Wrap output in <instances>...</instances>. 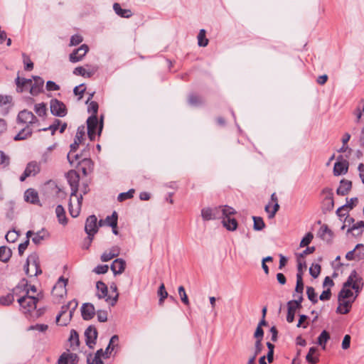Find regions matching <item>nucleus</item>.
Returning a JSON list of instances; mask_svg holds the SVG:
<instances>
[{
    "label": "nucleus",
    "mask_w": 364,
    "mask_h": 364,
    "mask_svg": "<svg viewBox=\"0 0 364 364\" xmlns=\"http://www.w3.org/2000/svg\"><path fill=\"white\" fill-rule=\"evenodd\" d=\"M24 200L26 202L33 204V205H39L40 200L38 197V192L33 188H28L24 193Z\"/></svg>",
    "instance_id": "nucleus-18"
},
{
    "label": "nucleus",
    "mask_w": 364,
    "mask_h": 364,
    "mask_svg": "<svg viewBox=\"0 0 364 364\" xmlns=\"http://www.w3.org/2000/svg\"><path fill=\"white\" fill-rule=\"evenodd\" d=\"M12 255V251L10 248L6 246L0 247V261L6 262Z\"/></svg>",
    "instance_id": "nucleus-35"
},
{
    "label": "nucleus",
    "mask_w": 364,
    "mask_h": 364,
    "mask_svg": "<svg viewBox=\"0 0 364 364\" xmlns=\"http://www.w3.org/2000/svg\"><path fill=\"white\" fill-rule=\"evenodd\" d=\"M35 112L39 117H43L46 114V107L44 103L36 104L35 105Z\"/></svg>",
    "instance_id": "nucleus-59"
},
{
    "label": "nucleus",
    "mask_w": 364,
    "mask_h": 364,
    "mask_svg": "<svg viewBox=\"0 0 364 364\" xmlns=\"http://www.w3.org/2000/svg\"><path fill=\"white\" fill-rule=\"evenodd\" d=\"M321 193L324 196L323 201V210L326 211L332 210L334 207L333 190L329 188H325L322 190Z\"/></svg>",
    "instance_id": "nucleus-7"
},
{
    "label": "nucleus",
    "mask_w": 364,
    "mask_h": 364,
    "mask_svg": "<svg viewBox=\"0 0 364 364\" xmlns=\"http://www.w3.org/2000/svg\"><path fill=\"white\" fill-rule=\"evenodd\" d=\"M287 321L289 323H292L294 320L295 312L299 308H296L294 304H287Z\"/></svg>",
    "instance_id": "nucleus-45"
},
{
    "label": "nucleus",
    "mask_w": 364,
    "mask_h": 364,
    "mask_svg": "<svg viewBox=\"0 0 364 364\" xmlns=\"http://www.w3.org/2000/svg\"><path fill=\"white\" fill-rule=\"evenodd\" d=\"M214 220L223 218L224 216L232 215L235 213V210L228 205L215 207L212 208Z\"/></svg>",
    "instance_id": "nucleus-10"
},
{
    "label": "nucleus",
    "mask_w": 364,
    "mask_h": 364,
    "mask_svg": "<svg viewBox=\"0 0 364 364\" xmlns=\"http://www.w3.org/2000/svg\"><path fill=\"white\" fill-rule=\"evenodd\" d=\"M363 228L364 221H359L349 228L347 230V233L350 232L353 236H359L362 234Z\"/></svg>",
    "instance_id": "nucleus-31"
},
{
    "label": "nucleus",
    "mask_w": 364,
    "mask_h": 364,
    "mask_svg": "<svg viewBox=\"0 0 364 364\" xmlns=\"http://www.w3.org/2000/svg\"><path fill=\"white\" fill-rule=\"evenodd\" d=\"M89 47L86 44L81 45L78 48L75 49L69 55V60L72 63H77L82 60L87 53Z\"/></svg>",
    "instance_id": "nucleus-8"
},
{
    "label": "nucleus",
    "mask_w": 364,
    "mask_h": 364,
    "mask_svg": "<svg viewBox=\"0 0 364 364\" xmlns=\"http://www.w3.org/2000/svg\"><path fill=\"white\" fill-rule=\"evenodd\" d=\"M87 135L91 141H93L96 135V129L98 126L97 115H92L87 119Z\"/></svg>",
    "instance_id": "nucleus-13"
},
{
    "label": "nucleus",
    "mask_w": 364,
    "mask_h": 364,
    "mask_svg": "<svg viewBox=\"0 0 364 364\" xmlns=\"http://www.w3.org/2000/svg\"><path fill=\"white\" fill-rule=\"evenodd\" d=\"M16 90L18 92H22L26 90L32 84L31 79H26L24 77H20L18 76L16 80Z\"/></svg>",
    "instance_id": "nucleus-23"
},
{
    "label": "nucleus",
    "mask_w": 364,
    "mask_h": 364,
    "mask_svg": "<svg viewBox=\"0 0 364 364\" xmlns=\"http://www.w3.org/2000/svg\"><path fill=\"white\" fill-rule=\"evenodd\" d=\"M314 238V235L311 232H308L301 240L300 242V247H304L308 246L311 243Z\"/></svg>",
    "instance_id": "nucleus-62"
},
{
    "label": "nucleus",
    "mask_w": 364,
    "mask_h": 364,
    "mask_svg": "<svg viewBox=\"0 0 364 364\" xmlns=\"http://www.w3.org/2000/svg\"><path fill=\"white\" fill-rule=\"evenodd\" d=\"M158 295L159 296V305H162L165 299H166L168 296L167 291L165 289V286L164 284H161L158 290Z\"/></svg>",
    "instance_id": "nucleus-48"
},
{
    "label": "nucleus",
    "mask_w": 364,
    "mask_h": 364,
    "mask_svg": "<svg viewBox=\"0 0 364 364\" xmlns=\"http://www.w3.org/2000/svg\"><path fill=\"white\" fill-rule=\"evenodd\" d=\"M355 114L357 117V120L360 119L361 117L364 114V100H362L358 105Z\"/></svg>",
    "instance_id": "nucleus-64"
},
{
    "label": "nucleus",
    "mask_w": 364,
    "mask_h": 364,
    "mask_svg": "<svg viewBox=\"0 0 364 364\" xmlns=\"http://www.w3.org/2000/svg\"><path fill=\"white\" fill-rule=\"evenodd\" d=\"M125 267V261L123 259L119 258L112 262L110 268L114 274L116 275L122 274L124 271Z\"/></svg>",
    "instance_id": "nucleus-22"
},
{
    "label": "nucleus",
    "mask_w": 364,
    "mask_h": 364,
    "mask_svg": "<svg viewBox=\"0 0 364 364\" xmlns=\"http://www.w3.org/2000/svg\"><path fill=\"white\" fill-rule=\"evenodd\" d=\"M26 274L29 276H38L42 273L40 267L39 257L36 252H33L28 255L26 263L24 266Z\"/></svg>",
    "instance_id": "nucleus-2"
},
{
    "label": "nucleus",
    "mask_w": 364,
    "mask_h": 364,
    "mask_svg": "<svg viewBox=\"0 0 364 364\" xmlns=\"http://www.w3.org/2000/svg\"><path fill=\"white\" fill-rule=\"evenodd\" d=\"M117 213L114 211L112 215H108L105 220V224L108 226L112 227V228H117Z\"/></svg>",
    "instance_id": "nucleus-40"
},
{
    "label": "nucleus",
    "mask_w": 364,
    "mask_h": 364,
    "mask_svg": "<svg viewBox=\"0 0 364 364\" xmlns=\"http://www.w3.org/2000/svg\"><path fill=\"white\" fill-rule=\"evenodd\" d=\"M55 213L58 218V222L60 224L65 225L68 223V220L65 215V211L64 208L61 205H57L55 208Z\"/></svg>",
    "instance_id": "nucleus-34"
},
{
    "label": "nucleus",
    "mask_w": 364,
    "mask_h": 364,
    "mask_svg": "<svg viewBox=\"0 0 364 364\" xmlns=\"http://www.w3.org/2000/svg\"><path fill=\"white\" fill-rule=\"evenodd\" d=\"M45 237L46 231L44 230H42L34 234V236L32 238V241L37 245L41 243V242L45 239Z\"/></svg>",
    "instance_id": "nucleus-58"
},
{
    "label": "nucleus",
    "mask_w": 364,
    "mask_h": 364,
    "mask_svg": "<svg viewBox=\"0 0 364 364\" xmlns=\"http://www.w3.org/2000/svg\"><path fill=\"white\" fill-rule=\"evenodd\" d=\"M82 199V195H80V196L77 197V204L75 207L73 205L71 198L70 199L68 203V209L69 213L73 218H76L79 215L81 209Z\"/></svg>",
    "instance_id": "nucleus-21"
},
{
    "label": "nucleus",
    "mask_w": 364,
    "mask_h": 364,
    "mask_svg": "<svg viewBox=\"0 0 364 364\" xmlns=\"http://www.w3.org/2000/svg\"><path fill=\"white\" fill-rule=\"evenodd\" d=\"M32 134V129L26 126L22 129L14 138L15 141L24 140L31 136Z\"/></svg>",
    "instance_id": "nucleus-33"
},
{
    "label": "nucleus",
    "mask_w": 364,
    "mask_h": 364,
    "mask_svg": "<svg viewBox=\"0 0 364 364\" xmlns=\"http://www.w3.org/2000/svg\"><path fill=\"white\" fill-rule=\"evenodd\" d=\"M119 247L117 246H114L112 248H110L109 250L105 251L103 252V254L101 255V260L102 262H108L113 259L115 257H117L119 254Z\"/></svg>",
    "instance_id": "nucleus-24"
},
{
    "label": "nucleus",
    "mask_w": 364,
    "mask_h": 364,
    "mask_svg": "<svg viewBox=\"0 0 364 364\" xmlns=\"http://www.w3.org/2000/svg\"><path fill=\"white\" fill-rule=\"evenodd\" d=\"M348 161L343 159V156H338V161L335 163L333 167L334 176H341L346 173L348 169Z\"/></svg>",
    "instance_id": "nucleus-11"
},
{
    "label": "nucleus",
    "mask_w": 364,
    "mask_h": 364,
    "mask_svg": "<svg viewBox=\"0 0 364 364\" xmlns=\"http://www.w3.org/2000/svg\"><path fill=\"white\" fill-rule=\"evenodd\" d=\"M360 248H364V245L363 244L356 245V246L353 250L349 251L348 252L346 253V259L349 261L356 259L355 251L360 250Z\"/></svg>",
    "instance_id": "nucleus-51"
},
{
    "label": "nucleus",
    "mask_w": 364,
    "mask_h": 364,
    "mask_svg": "<svg viewBox=\"0 0 364 364\" xmlns=\"http://www.w3.org/2000/svg\"><path fill=\"white\" fill-rule=\"evenodd\" d=\"M134 189H130L127 192L121 193L119 194L117 199L119 201H123L127 199L132 198L134 196Z\"/></svg>",
    "instance_id": "nucleus-57"
},
{
    "label": "nucleus",
    "mask_w": 364,
    "mask_h": 364,
    "mask_svg": "<svg viewBox=\"0 0 364 364\" xmlns=\"http://www.w3.org/2000/svg\"><path fill=\"white\" fill-rule=\"evenodd\" d=\"M321 272V266L318 264H313L309 268V273L314 278H317Z\"/></svg>",
    "instance_id": "nucleus-60"
},
{
    "label": "nucleus",
    "mask_w": 364,
    "mask_h": 364,
    "mask_svg": "<svg viewBox=\"0 0 364 364\" xmlns=\"http://www.w3.org/2000/svg\"><path fill=\"white\" fill-rule=\"evenodd\" d=\"M82 317L84 320L92 319L95 314V309L92 304L85 303L81 307Z\"/></svg>",
    "instance_id": "nucleus-17"
},
{
    "label": "nucleus",
    "mask_w": 364,
    "mask_h": 364,
    "mask_svg": "<svg viewBox=\"0 0 364 364\" xmlns=\"http://www.w3.org/2000/svg\"><path fill=\"white\" fill-rule=\"evenodd\" d=\"M14 301V294L9 293L6 296L0 297V304L4 306H9Z\"/></svg>",
    "instance_id": "nucleus-53"
},
{
    "label": "nucleus",
    "mask_w": 364,
    "mask_h": 364,
    "mask_svg": "<svg viewBox=\"0 0 364 364\" xmlns=\"http://www.w3.org/2000/svg\"><path fill=\"white\" fill-rule=\"evenodd\" d=\"M363 228L364 221H359L349 228L347 230V233L350 232L353 236H359L362 234Z\"/></svg>",
    "instance_id": "nucleus-32"
},
{
    "label": "nucleus",
    "mask_w": 364,
    "mask_h": 364,
    "mask_svg": "<svg viewBox=\"0 0 364 364\" xmlns=\"http://www.w3.org/2000/svg\"><path fill=\"white\" fill-rule=\"evenodd\" d=\"M17 120L23 124H33L38 122L36 117L26 109L21 111L17 117Z\"/></svg>",
    "instance_id": "nucleus-14"
},
{
    "label": "nucleus",
    "mask_w": 364,
    "mask_h": 364,
    "mask_svg": "<svg viewBox=\"0 0 364 364\" xmlns=\"http://www.w3.org/2000/svg\"><path fill=\"white\" fill-rule=\"evenodd\" d=\"M26 283L27 284V281L25 279H23L21 281V284H19L15 288L13 289L11 294H14V296H18L19 298L20 296H22V295H21V294H23V295L25 294V290H23V284H25Z\"/></svg>",
    "instance_id": "nucleus-44"
},
{
    "label": "nucleus",
    "mask_w": 364,
    "mask_h": 364,
    "mask_svg": "<svg viewBox=\"0 0 364 364\" xmlns=\"http://www.w3.org/2000/svg\"><path fill=\"white\" fill-rule=\"evenodd\" d=\"M306 294L308 299L312 302V304H315L318 302L317 294L315 292V289L314 287H307Z\"/></svg>",
    "instance_id": "nucleus-46"
},
{
    "label": "nucleus",
    "mask_w": 364,
    "mask_h": 364,
    "mask_svg": "<svg viewBox=\"0 0 364 364\" xmlns=\"http://www.w3.org/2000/svg\"><path fill=\"white\" fill-rule=\"evenodd\" d=\"M198 44L200 47H205L208 44V39L205 37V30L200 29L198 35Z\"/></svg>",
    "instance_id": "nucleus-43"
},
{
    "label": "nucleus",
    "mask_w": 364,
    "mask_h": 364,
    "mask_svg": "<svg viewBox=\"0 0 364 364\" xmlns=\"http://www.w3.org/2000/svg\"><path fill=\"white\" fill-rule=\"evenodd\" d=\"M178 294L181 297L182 302L186 305H188L189 301H188L187 294L186 293L185 289L183 286H180L178 287Z\"/></svg>",
    "instance_id": "nucleus-63"
},
{
    "label": "nucleus",
    "mask_w": 364,
    "mask_h": 364,
    "mask_svg": "<svg viewBox=\"0 0 364 364\" xmlns=\"http://www.w3.org/2000/svg\"><path fill=\"white\" fill-rule=\"evenodd\" d=\"M330 339L329 333L323 330L318 337L317 343L322 347L323 350L326 349V343Z\"/></svg>",
    "instance_id": "nucleus-36"
},
{
    "label": "nucleus",
    "mask_w": 364,
    "mask_h": 364,
    "mask_svg": "<svg viewBox=\"0 0 364 364\" xmlns=\"http://www.w3.org/2000/svg\"><path fill=\"white\" fill-rule=\"evenodd\" d=\"M34 82L30 85V93L33 96H36L43 92L44 80L39 76H33Z\"/></svg>",
    "instance_id": "nucleus-16"
},
{
    "label": "nucleus",
    "mask_w": 364,
    "mask_h": 364,
    "mask_svg": "<svg viewBox=\"0 0 364 364\" xmlns=\"http://www.w3.org/2000/svg\"><path fill=\"white\" fill-rule=\"evenodd\" d=\"M66 177L71 188L70 197L77 196L80 182L79 173L75 170H70L68 172Z\"/></svg>",
    "instance_id": "nucleus-4"
},
{
    "label": "nucleus",
    "mask_w": 364,
    "mask_h": 364,
    "mask_svg": "<svg viewBox=\"0 0 364 364\" xmlns=\"http://www.w3.org/2000/svg\"><path fill=\"white\" fill-rule=\"evenodd\" d=\"M19 237V232L15 230H9L5 238L9 242H15L17 239Z\"/></svg>",
    "instance_id": "nucleus-49"
},
{
    "label": "nucleus",
    "mask_w": 364,
    "mask_h": 364,
    "mask_svg": "<svg viewBox=\"0 0 364 364\" xmlns=\"http://www.w3.org/2000/svg\"><path fill=\"white\" fill-rule=\"evenodd\" d=\"M77 306L78 301L76 299H73L68 302L69 314L67 316V317H65L62 319L60 326H65L69 323L73 316L75 311L77 308Z\"/></svg>",
    "instance_id": "nucleus-19"
},
{
    "label": "nucleus",
    "mask_w": 364,
    "mask_h": 364,
    "mask_svg": "<svg viewBox=\"0 0 364 364\" xmlns=\"http://www.w3.org/2000/svg\"><path fill=\"white\" fill-rule=\"evenodd\" d=\"M113 9L114 12L120 17L129 18L132 16V12L131 10L122 9L120 4L118 3L114 4Z\"/></svg>",
    "instance_id": "nucleus-30"
},
{
    "label": "nucleus",
    "mask_w": 364,
    "mask_h": 364,
    "mask_svg": "<svg viewBox=\"0 0 364 364\" xmlns=\"http://www.w3.org/2000/svg\"><path fill=\"white\" fill-rule=\"evenodd\" d=\"M118 341H119V337L117 335H114L113 336H112V338L109 341V343L108 346L106 348L105 351L104 352V357L105 358H109V355L111 353V351H109V350L110 349H111V350H114V343L117 342Z\"/></svg>",
    "instance_id": "nucleus-42"
},
{
    "label": "nucleus",
    "mask_w": 364,
    "mask_h": 364,
    "mask_svg": "<svg viewBox=\"0 0 364 364\" xmlns=\"http://www.w3.org/2000/svg\"><path fill=\"white\" fill-rule=\"evenodd\" d=\"M354 299H348V300H343L342 301H338L339 305L336 309V313L341 314H348L352 307V304L354 302Z\"/></svg>",
    "instance_id": "nucleus-25"
},
{
    "label": "nucleus",
    "mask_w": 364,
    "mask_h": 364,
    "mask_svg": "<svg viewBox=\"0 0 364 364\" xmlns=\"http://www.w3.org/2000/svg\"><path fill=\"white\" fill-rule=\"evenodd\" d=\"M68 304H66V305H63L62 307H61V309H60V313L57 315L56 316V319H55V321L58 324L60 325V323H61V321L63 318L65 317H67V316H65L66 313L68 311Z\"/></svg>",
    "instance_id": "nucleus-55"
},
{
    "label": "nucleus",
    "mask_w": 364,
    "mask_h": 364,
    "mask_svg": "<svg viewBox=\"0 0 364 364\" xmlns=\"http://www.w3.org/2000/svg\"><path fill=\"white\" fill-rule=\"evenodd\" d=\"M304 291V282L303 278L301 277V273L296 274V284L295 287V291L302 294Z\"/></svg>",
    "instance_id": "nucleus-54"
},
{
    "label": "nucleus",
    "mask_w": 364,
    "mask_h": 364,
    "mask_svg": "<svg viewBox=\"0 0 364 364\" xmlns=\"http://www.w3.org/2000/svg\"><path fill=\"white\" fill-rule=\"evenodd\" d=\"M318 349L316 347L309 348V353L306 356V360L309 364H316L318 362V356L314 357L313 355L317 352Z\"/></svg>",
    "instance_id": "nucleus-38"
},
{
    "label": "nucleus",
    "mask_w": 364,
    "mask_h": 364,
    "mask_svg": "<svg viewBox=\"0 0 364 364\" xmlns=\"http://www.w3.org/2000/svg\"><path fill=\"white\" fill-rule=\"evenodd\" d=\"M188 103L192 106H198L203 103V100L198 95L191 94L188 97Z\"/></svg>",
    "instance_id": "nucleus-52"
},
{
    "label": "nucleus",
    "mask_w": 364,
    "mask_h": 364,
    "mask_svg": "<svg viewBox=\"0 0 364 364\" xmlns=\"http://www.w3.org/2000/svg\"><path fill=\"white\" fill-rule=\"evenodd\" d=\"M355 277L354 273H350L348 276L347 280L343 283L342 289L338 293V301H342L343 300H348L353 296V292L350 288H351L350 285L352 278Z\"/></svg>",
    "instance_id": "nucleus-3"
},
{
    "label": "nucleus",
    "mask_w": 364,
    "mask_h": 364,
    "mask_svg": "<svg viewBox=\"0 0 364 364\" xmlns=\"http://www.w3.org/2000/svg\"><path fill=\"white\" fill-rule=\"evenodd\" d=\"M73 74L82 76L84 77H90L92 75L91 72H87L83 67L79 66L74 69Z\"/></svg>",
    "instance_id": "nucleus-47"
},
{
    "label": "nucleus",
    "mask_w": 364,
    "mask_h": 364,
    "mask_svg": "<svg viewBox=\"0 0 364 364\" xmlns=\"http://www.w3.org/2000/svg\"><path fill=\"white\" fill-rule=\"evenodd\" d=\"M68 279L60 277L53 288V293L57 296H63V294L66 293V284Z\"/></svg>",
    "instance_id": "nucleus-20"
},
{
    "label": "nucleus",
    "mask_w": 364,
    "mask_h": 364,
    "mask_svg": "<svg viewBox=\"0 0 364 364\" xmlns=\"http://www.w3.org/2000/svg\"><path fill=\"white\" fill-rule=\"evenodd\" d=\"M96 287L97 289V296L99 299H107L109 296L107 295L108 289L107 285L99 281L96 284Z\"/></svg>",
    "instance_id": "nucleus-29"
},
{
    "label": "nucleus",
    "mask_w": 364,
    "mask_h": 364,
    "mask_svg": "<svg viewBox=\"0 0 364 364\" xmlns=\"http://www.w3.org/2000/svg\"><path fill=\"white\" fill-rule=\"evenodd\" d=\"M68 341L73 350H76L80 346V339L77 332L75 329L70 331Z\"/></svg>",
    "instance_id": "nucleus-28"
},
{
    "label": "nucleus",
    "mask_w": 364,
    "mask_h": 364,
    "mask_svg": "<svg viewBox=\"0 0 364 364\" xmlns=\"http://www.w3.org/2000/svg\"><path fill=\"white\" fill-rule=\"evenodd\" d=\"M319 236L323 239L330 240L333 235L332 231L328 228V225H323L318 231Z\"/></svg>",
    "instance_id": "nucleus-37"
},
{
    "label": "nucleus",
    "mask_w": 364,
    "mask_h": 364,
    "mask_svg": "<svg viewBox=\"0 0 364 364\" xmlns=\"http://www.w3.org/2000/svg\"><path fill=\"white\" fill-rule=\"evenodd\" d=\"M110 289L115 293V295L113 297H111L110 296H109L108 297H107L106 299V301L109 304V305H110L111 306H114L117 300H118V297H119V294L117 292V287L116 286V284H112L110 285Z\"/></svg>",
    "instance_id": "nucleus-39"
},
{
    "label": "nucleus",
    "mask_w": 364,
    "mask_h": 364,
    "mask_svg": "<svg viewBox=\"0 0 364 364\" xmlns=\"http://www.w3.org/2000/svg\"><path fill=\"white\" fill-rule=\"evenodd\" d=\"M201 216L204 220H214L211 208H204L201 210Z\"/></svg>",
    "instance_id": "nucleus-50"
},
{
    "label": "nucleus",
    "mask_w": 364,
    "mask_h": 364,
    "mask_svg": "<svg viewBox=\"0 0 364 364\" xmlns=\"http://www.w3.org/2000/svg\"><path fill=\"white\" fill-rule=\"evenodd\" d=\"M50 108L51 113L55 116L63 117L67 114L65 104L57 99L50 100Z\"/></svg>",
    "instance_id": "nucleus-5"
},
{
    "label": "nucleus",
    "mask_w": 364,
    "mask_h": 364,
    "mask_svg": "<svg viewBox=\"0 0 364 364\" xmlns=\"http://www.w3.org/2000/svg\"><path fill=\"white\" fill-rule=\"evenodd\" d=\"M223 226L229 231H234L237 228V222L235 218H231L230 215L224 216L222 220Z\"/></svg>",
    "instance_id": "nucleus-27"
},
{
    "label": "nucleus",
    "mask_w": 364,
    "mask_h": 364,
    "mask_svg": "<svg viewBox=\"0 0 364 364\" xmlns=\"http://www.w3.org/2000/svg\"><path fill=\"white\" fill-rule=\"evenodd\" d=\"M252 220L254 222L253 228L256 231L262 230L265 227V223L261 217L253 216Z\"/></svg>",
    "instance_id": "nucleus-41"
},
{
    "label": "nucleus",
    "mask_w": 364,
    "mask_h": 364,
    "mask_svg": "<svg viewBox=\"0 0 364 364\" xmlns=\"http://www.w3.org/2000/svg\"><path fill=\"white\" fill-rule=\"evenodd\" d=\"M270 204H268L265 206V211L269 214L268 217L269 218H273L277 212L279 210V205L278 204V202H276L274 203V205L273 206V210L272 211H270Z\"/></svg>",
    "instance_id": "nucleus-56"
},
{
    "label": "nucleus",
    "mask_w": 364,
    "mask_h": 364,
    "mask_svg": "<svg viewBox=\"0 0 364 364\" xmlns=\"http://www.w3.org/2000/svg\"><path fill=\"white\" fill-rule=\"evenodd\" d=\"M350 273L355 274V277L352 278L351 284L353 283V284H351L350 287L352 289L355 291V296L353 298V299L355 300L363 289V278L358 276L356 270L353 269Z\"/></svg>",
    "instance_id": "nucleus-15"
},
{
    "label": "nucleus",
    "mask_w": 364,
    "mask_h": 364,
    "mask_svg": "<svg viewBox=\"0 0 364 364\" xmlns=\"http://www.w3.org/2000/svg\"><path fill=\"white\" fill-rule=\"evenodd\" d=\"M85 231L87 235L94 236L98 231L97 218L95 215H90L85 222Z\"/></svg>",
    "instance_id": "nucleus-9"
},
{
    "label": "nucleus",
    "mask_w": 364,
    "mask_h": 364,
    "mask_svg": "<svg viewBox=\"0 0 364 364\" xmlns=\"http://www.w3.org/2000/svg\"><path fill=\"white\" fill-rule=\"evenodd\" d=\"M23 290H25V294L20 296L17 299V301L20 306L24 310V313L31 312L36 308L38 298L29 295V290L27 289L26 283L23 284Z\"/></svg>",
    "instance_id": "nucleus-1"
},
{
    "label": "nucleus",
    "mask_w": 364,
    "mask_h": 364,
    "mask_svg": "<svg viewBox=\"0 0 364 364\" xmlns=\"http://www.w3.org/2000/svg\"><path fill=\"white\" fill-rule=\"evenodd\" d=\"M97 331L93 326H90L87 328L85 331V343L86 345L90 348H93V346L96 343L97 338Z\"/></svg>",
    "instance_id": "nucleus-12"
},
{
    "label": "nucleus",
    "mask_w": 364,
    "mask_h": 364,
    "mask_svg": "<svg viewBox=\"0 0 364 364\" xmlns=\"http://www.w3.org/2000/svg\"><path fill=\"white\" fill-rule=\"evenodd\" d=\"M85 134V126H80L77 128V133L74 140L77 141V142H82L83 140V137Z\"/></svg>",
    "instance_id": "nucleus-61"
},
{
    "label": "nucleus",
    "mask_w": 364,
    "mask_h": 364,
    "mask_svg": "<svg viewBox=\"0 0 364 364\" xmlns=\"http://www.w3.org/2000/svg\"><path fill=\"white\" fill-rule=\"evenodd\" d=\"M41 171L40 164L36 161H31L29 162L23 174L20 176V181H24L26 178L29 176H34L38 174Z\"/></svg>",
    "instance_id": "nucleus-6"
},
{
    "label": "nucleus",
    "mask_w": 364,
    "mask_h": 364,
    "mask_svg": "<svg viewBox=\"0 0 364 364\" xmlns=\"http://www.w3.org/2000/svg\"><path fill=\"white\" fill-rule=\"evenodd\" d=\"M352 188V182L348 180L342 179L340 182V186L336 190V193L338 196L347 195Z\"/></svg>",
    "instance_id": "nucleus-26"
}]
</instances>
